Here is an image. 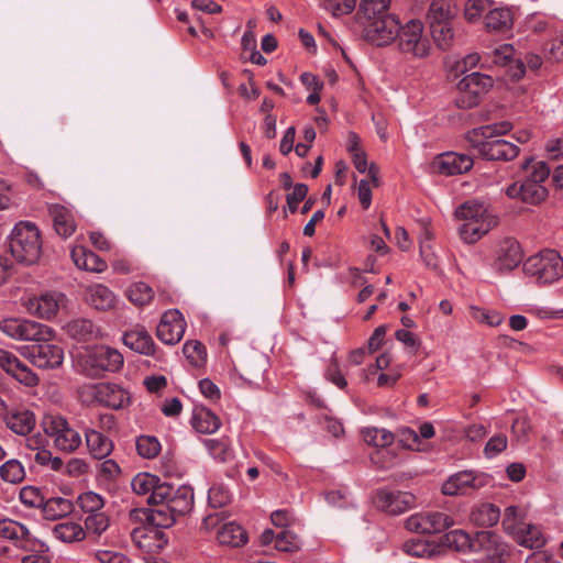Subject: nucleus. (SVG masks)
I'll return each mask as SVG.
<instances>
[{"label":"nucleus","mask_w":563,"mask_h":563,"mask_svg":"<svg viewBox=\"0 0 563 563\" xmlns=\"http://www.w3.org/2000/svg\"><path fill=\"white\" fill-rule=\"evenodd\" d=\"M172 487L156 475L143 472V539H155L153 548L162 549L167 539L162 529L172 527L177 516L189 514L194 507V490L191 487L179 486L172 494ZM152 549L150 543L143 548Z\"/></svg>","instance_id":"f257e3e1"},{"label":"nucleus","mask_w":563,"mask_h":563,"mask_svg":"<svg viewBox=\"0 0 563 563\" xmlns=\"http://www.w3.org/2000/svg\"><path fill=\"white\" fill-rule=\"evenodd\" d=\"M511 130L507 121L483 125L472 129L465 134L468 146L487 161H511L519 154V147L497 135L506 134Z\"/></svg>","instance_id":"f03ea898"},{"label":"nucleus","mask_w":563,"mask_h":563,"mask_svg":"<svg viewBox=\"0 0 563 563\" xmlns=\"http://www.w3.org/2000/svg\"><path fill=\"white\" fill-rule=\"evenodd\" d=\"M9 249L18 262L34 264L42 251L41 235L36 225L29 221L16 223L9 236Z\"/></svg>","instance_id":"7ed1b4c3"},{"label":"nucleus","mask_w":563,"mask_h":563,"mask_svg":"<svg viewBox=\"0 0 563 563\" xmlns=\"http://www.w3.org/2000/svg\"><path fill=\"white\" fill-rule=\"evenodd\" d=\"M78 364L86 376L99 378L108 372L119 371L123 365V356L113 347L100 345L87 350L79 357Z\"/></svg>","instance_id":"20e7f679"},{"label":"nucleus","mask_w":563,"mask_h":563,"mask_svg":"<svg viewBox=\"0 0 563 563\" xmlns=\"http://www.w3.org/2000/svg\"><path fill=\"white\" fill-rule=\"evenodd\" d=\"M77 394L82 404L113 409L122 408L129 401V393L112 383L84 384L78 387Z\"/></svg>","instance_id":"39448f33"},{"label":"nucleus","mask_w":563,"mask_h":563,"mask_svg":"<svg viewBox=\"0 0 563 563\" xmlns=\"http://www.w3.org/2000/svg\"><path fill=\"white\" fill-rule=\"evenodd\" d=\"M55 331L52 329L49 338L44 340H32V344L19 349L21 355L29 360L34 366L42 369H55L63 365L64 350L54 343Z\"/></svg>","instance_id":"423d86ee"},{"label":"nucleus","mask_w":563,"mask_h":563,"mask_svg":"<svg viewBox=\"0 0 563 563\" xmlns=\"http://www.w3.org/2000/svg\"><path fill=\"white\" fill-rule=\"evenodd\" d=\"M523 271L539 284H551L563 276V260L554 250H544L526 260Z\"/></svg>","instance_id":"0eeeda50"},{"label":"nucleus","mask_w":563,"mask_h":563,"mask_svg":"<svg viewBox=\"0 0 563 563\" xmlns=\"http://www.w3.org/2000/svg\"><path fill=\"white\" fill-rule=\"evenodd\" d=\"M396 40L402 54L423 58L430 53V42L423 34V24L419 20H411L404 26H399Z\"/></svg>","instance_id":"6e6552de"},{"label":"nucleus","mask_w":563,"mask_h":563,"mask_svg":"<svg viewBox=\"0 0 563 563\" xmlns=\"http://www.w3.org/2000/svg\"><path fill=\"white\" fill-rule=\"evenodd\" d=\"M493 87V79L474 71L464 76L457 84L455 104L461 109H471L479 103L481 98Z\"/></svg>","instance_id":"1a4fd4ad"},{"label":"nucleus","mask_w":563,"mask_h":563,"mask_svg":"<svg viewBox=\"0 0 563 563\" xmlns=\"http://www.w3.org/2000/svg\"><path fill=\"white\" fill-rule=\"evenodd\" d=\"M43 428L59 451L70 453L81 444L79 432L73 429L62 416H47L43 421Z\"/></svg>","instance_id":"9d476101"},{"label":"nucleus","mask_w":563,"mask_h":563,"mask_svg":"<svg viewBox=\"0 0 563 563\" xmlns=\"http://www.w3.org/2000/svg\"><path fill=\"white\" fill-rule=\"evenodd\" d=\"M453 526L452 516L435 510L413 514L405 521L408 531L420 534L441 533Z\"/></svg>","instance_id":"9b49d317"},{"label":"nucleus","mask_w":563,"mask_h":563,"mask_svg":"<svg viewBox=\"0 0 563 563\" xmlns=\"http://www.w3.org/2000/svg\"><path fill=\"white\" fill-rule=\"evenodd\" d=\"M0 331L13 340L32 341L51 336L52 328L35 321L7 318L0 320Z\"/></svg>","instance_id":"f8f14e48"},{"label":"nucleus","mask_w":563,"mask_h":563,"mask_svg":"<svg viewBox=\"0 0 563 563\" xmlns=\"http://www.w3.org/2000/svg\"><path fill=\"white\" fill-rule=\"evenodd\" d=\"M375 507L389 515H400L417 505L412 493L400 490L378 489L373 495Z\"/></svg>","instance_id":"ddd939ff"},{"label":"nucleus","mask_w":563,"mask_h":563,"mask_svg":"<svg viewBox=\"0 0 563 563\" xmlns=\"http://www.w3.org/2000/svg\"><path fill=\"white\" fill-rule=\"evenodd\" d=\"M187 322L178 309L165 311L156 328L157 338L167 345H175L183 339Z\"/></svg>","instance_id":"4468645a"},{"label":"nucleus","mask_w":563,"mask_h":563,"mask_svg":"<svg viewBox=\"0 0 563 563\" xmlns=\"http://www.w3.org/2000/svg\"><path fill=\"white\" fill-rule=\"evenodd\" d=\"M361 31L363 37L372 44L377 46L388 45L396 40V34L399 31V20L395 14L385 15V19L368 23Z\"/></svg>","instance_id":"2eb2a0df"},{"label":"nucleus","mask_w":563,"mask_h":563,"mask_svg":"<svg viewBox=\"0 0 563 563\" xmlns=\"http://www.w3.org/2000/svg\"><path fill=\"white\" fill-rule=\"evenodd\" d=\"M473 552H485L490 563H501L508 555L507 545L499 540V537L493 531H478L473 536Z\"/></svg>","instance_id":"dca6fc26"},{"label":"nucleus","mask_w":563,"mask_h":563,"mask_svg":"<svg viewBox=\"0 0 563 563\" xmlns=\"http://www.w3.org/2000/svg\"><path fill=\"white\" fill-rule=\"evenodd\" d=\"M66 297L64 294L58 291H47L37 297L30 298L25 302V307L30 313L42 318L52 319L58 310L65 306Z\"/></svg>","instance_id":"f3484780"},{"label":"nucleus","mask_w":563,"mask_h":563,"mask_svg":"<svg viewBox=\"0 0 563 563\" xmlns=\"http://www.w3.org/2000/svg\"><path fill=\"white\" fill-rule=\"evenodd\" d=\"M0 368L19 383L33 387L40 382L37 375L12 352L0 349Z\"/></svg>","instance_id":"a211bd4d"},{"label":"nucleus","mask_w":563,"mask_h":563,"mask_svg":"<svg viewBox=\"0 0 563 563\" xmlns=\"http://www.w3.org/2000/svg\"><path fill=\"white\" fill-rule=\"evenodd\" d=\"M486 484V478L472 471L453 474L442 484V494L446 496L465 495L468 490L479 489Z\"/></svg>","instance_id":"6ab92c4d"},{"label":"nucleus","mask_w":563,"mask_h":563,"mask_svg":"<svg viewBox=\"0 0 563 563\" xmlns=\"http://www.w3.org/2000/svg\"><path fill=\"white\" fill-rule=\"evenodd\" d=\"M473 164L474 161L470 155L446 152L433 158L431 168L434 173L451 176L468 172Z\"/></svg>","instance_id":"aec40b11"},{"label":"nucleus","mask_w":563,"mask_h":563,"mask_svg":"<svg viewBox=\"0 0 563 563\" xmlns=\"http://www.w3.org/2000/svg\"><path fill=\"white\" fill-rule=\"evenodd\" d=\"M0 538L11 541L14 545L24 550L35 547V543H38L41 549L45 547L43 542L32 538L26 526L12 519L0 520Z\"/></svg>","instance_id":"412c9836"},{"label":"nucleus","mask_w":563,"mask_h":563,"mask_svg":"<svg viewBox=\"0 0 563 563\" xmlns=\"http://www.w3.org/2000/svg\"><path fill=\"white\" fill-rule=\"evenodd\" d=\"M506 195L511 199H520L530 205L542 202L547 196V188L536 180L525 179L522 183H514L506 189Z\"/></svg>","instance_id":"4be33fe9"},{"label":"nucleus","mask_w":563,"mask_h":563,"mask_svg":"<svg viewBox=\"0 0 563 563\" xmlns=\"http://www.w3.org/2000/svg\"><path fill=\"white\" fill-rule=\"evenodd\" d=\"M522 257L520 244L514 239H505L498 245L494 265L498 272H510L521 263Z\"/></svg>","instance_id":"5701e85b"},{"label":"nucleus","mask_w":563,"mask_h":563,"mask_svg":"<svg viewBox=\"0 0 563 563\" xmlns=\"http://www.w3.org/2000/svg\"><path fill=\"white\" fill-rule=\"evenodd\" d=\"M390 0H362L356 12V23L361 29L385 19V15H393L389 11Z\"/></svg>","instance_id":"b1692460"},{"label":"nucleus","mask_w":563,"mask_h":563,"mask_svg":"<svg viewBox=\"0 0 563 563\" xmlns=\"http://www.w3.org/2000/svg\"><path fill=\"white\" fill-rule=\"evenodd\" d=\"M49 217L53 220V225L56 233L67 239L76 230V220L73 211L66 206L54 203L48 207Z\"/></svg>","instance_id":"393cba45"},{"label":"nucleus","mask_w":563,"mask_h":563,"mask_svg":"<svg viewBox=\"0 0 563 563\" xmlns=\"http://www.w3.org/2000/svg\"><path fill=\"white\" fill-rule=\"evenodd\" d=\"M5 426L18 435H27L35 427L36 419L32 411L18 409L4 416Z\"/></svg>","instance_id":"a878e982"},{"label":"nucleus","mask_w":563,"mask_h":563,"mask_svg":"<svg viewBox=\"0 0 563 563\" xmlns=\"http://www.w3.org/2000/svg\"><path fill=\"white\" fill-rule=\"evenodd\" d=\"M71 258L79 269L93 273H102L107 269L106 261L82 245L71 249Z\"/></svg>","instance_id":"bb28decb"},{"label":"nucleus","mask_w":563,"mask_h":563,"mask_svg":"<svg viewBox=\"0 0 563 563\" xmlns=\"http://www.w3.org/2000/svg\"><path fill=\"white\" fill-rule=\"evenodd\" d=\"M115 295L102 284H93L85 289V300L97 310H109L115 305Z\"/></svg>","instance_id":"cd10ccee"},{"label":"nucleus","mask_w":563,"mask_h":563,"mask_svg":"<svg viewBox=\"0 0 563 563\" xmlns=\"http://www.w3.org/2000/svg\"><path fill=\"white\" fill-rule=\"evenodd\" d=\"M498 219H481L479 222H463L459 227V235L465 243H475L497 227Z\"/></svg>","instance_id":"c85d7f7f"},{"label":"nucleus","mask_w":563,"mask_h":563,"mask_svg":"<svg viewBox=\"0 0 563 563\" xmlns=\"http://www.w3.org/2000/svg\"><path fill=\"white\" fill-rule=\"evenodd\" d=\"M455 217L463 222H479L481 219H498L478 201H466L455 210Z\"/></svg>","instance_id":"c756f323"},{"label":"nucleus","mask_w":563,"mask_h":563,"mask_svg":"<svg viewBox=\"0 0 563 563\" xmlns=\"http://www.w3.org/2000/svg\"><path fill=\"white\" fill-rule=\"evenodd\" d=\"M85 438L90 453L96 459H104L111 453L113 448L112 442L101 432L92 428H85Z\"/></svg>","instance_id":"7c9ffc66"},{"label":"nucleus","mask_w":563,"mask_h":563,"mask_svg":"<svg viewBox=\"0 0 563 563\" xmlns=\"http://www.w3.org/2000/svg\"><path fill=\"white\" fill-rule=\"evenodd\" d=\"M41 509L45 519L54 521L70 515L74 504L64 497H52L44 500Z\"/></svg>","instance_id":"2f4dec72"},{"label":"nucleus","mask_w":563,"mask_h":563,"mask_svg":"<svg viewBox=\"0 0 563 563\" xmlns=\"http://www.w3.org/2000/svg\"><path fill=\"white\" fill-rule=\"evenodd\" d=\"M470 519L476 526L493 527L500 519V510L494 504L483 503L473 507Z\"/></svg>","instance_id":"473e14b6"},{"label":"nucleus","mask_w":563,"mask_h":563,"mask_svg":"<svg viewBox=\"0 0 563 563\" xmlns=\"http://www.w3.org/2000/svg\"><path fill=\"white\" fill-rule=\"evenodd\" d=\"M52 532L57 540L65 543L79 542L86 538L84 527L70 520L55 525Z\"/></svg>","instance_id":"72a5a7b5"},{"label":"nucleus","mask_w":563,"mask_h":563,"mask_svg":"<svg viewBox=\"0 0 563 563\" xmlns=\"http://www.w3.org/2000/svg\"><path fill=\"white\" fill-rule=\"evenodd\" d=\"M512 538L518 544L531 550H539L545 543V539L539 527L530 523L522 526Z\"/></svg>","instance_id":"f704fd0d"},{"label":"nucleus","mask_w":563,"mask_h":563,"mask_svg":"<svg viewBox=\"0 0 563 563\" xmlns=\"http://www.w3.org/2000/svg\"><path fill=\"white\" fill-rule=\"evenodd\" d=\"M218 541L230 547H241L247 542L246 531L235 522H229L218 531Z\"/></svg>","instance_id":"c9c22d12"},{"label":"nucleus","mask_w":563,"mask_h":563,"mask_svg":"<svg viewBox=\"0 0 563 563\" xmlns=\"http://www.w3.org/2000/svg\"><path fill=\"white\" fill-rule=\"evenodd\" d=\"M66 333L78 340L88 341L97 338L98 329L95 327L91 320L85 318H78L69 321L65 325Z\"/></svg>","instance_id":"e433bc0d"},{"label":"nucleus","mask_w":563,"mask_h":563,"mask_svg":"<svg viewBox=\"0 0 563 563\" xmlns=\"http://www.w3.org/2000/svg\"><path fill=\"white\" fill-rule=\"evenodd\" d=\"M512 22V14L510 10L506 8L493 9L485 16V25L488 31H507L511 29Z\"/></svg>","instance_id":"4c0bfd02"},{"label":"nucleus","mask_w":563,"mask_h":563,"mask_svg":"<svg viewBox=\"0 0 563 563\" xmlns=\"http://www.w3.org/2000/svg\"><path fill=\"white\" fill-rule=\"evenodd\" d=\"M192 427L200 433H213L220 428V419L209 409L200 408L194 412Z\"/></svg>","instance_id":"58836bf2"},{"label":"nucleus","mask_w":563,"mask_h":563,"mask_svg":"<svg viewBox=\"0 0 563 563\" xmlns=\"http://www.w3.org/2000/svg\"><path fill=\"white\" fill-rule=\"evenodd\" d=\"M455 14L453 0H433L430 4L428 18L430 24L451 22Z\"/></svg>","instance_id":"ea45409f"},{"label":"nucleus","mask_w":563,"mask_h":563,"mask_svg":"<svg viewBox=\"0 0 563 563\" xmlns=\"http://www.w3.org/2000/svg\"><path fill=\"white\" fill-rule=\"evenodd\" d=\"M110 527V518L103 512L90 514L85 519L86 537L97 539L101 537Z\"/></svg>","instance_id":"a19ab883"},{"label":"nucleus","mask_w":563,"mask_h":563,"mask_svg":"<svg viewBox=\"0 0 563 563\" xmlns=\"http://www.w3.org/2000/svg\"><path fill=\"white\" fill-rule=\"evenodd\" d=\"M364 441L376 448H387L395 441L394 433L376 427H367L362 430Z\"/></svg>","instance_id":"79ce46f5"},{"label":"nucleus","mask_w":563,"mask_h":563,"mask_svg":"<svg viewBox=\"0 0 563 563\" xmlns=\"http://www.w3.org/2000/svg\"><path fill=\"white\" fill-rule=\"evenodd\" d=\"M203 443L213 459L220 462H228L233 457V451L227 438L207 439Z\"/></svg>","instance_id":"37998d69"},{"label":"nucleus","mask_w":563,"mask_h":563,"mask_svg":"<svg viewBox=\"0 0 563 563\" xmlns=\"http://www.w3.org/2000/svg\"><path fill=\"white\" fill-rule=\"evenodd\" d=\"M0 477L10 484L21 483L25 477L24 466L19 460H8L0 466Z\"/></svg>","instance_id":"c03bdc74"},{"label":"nucleus","mask_w":563,"mask_h":563,"mask_svg":"<svg viewBox=\"0 0 563 563\" xmlns=\"http://www.w3.org/2000/svg\"><path fill=\"white\" fill-rule=\"evenodd\" d=\"M183 353L195 367H200L206 363L207 350L205 345L197 340L187 341L183 346Z\"/></svg>","instance_id":"a18cd8bd"},{"label":"nucleus","mask_w":563,"mask_h":563,"mask_svg":"<svg viewBox=\"0 0 563 563\" xmlns=\"http://www.w3.org/2000/svg\"><path fill=\"white\" fill-rule=\"evenodd\" d=\"M432 37L437 46L442 49H449L453 44V31L451 22L430 24Z\"/></svg>","instance_id":"49530a36"},{"label":"nucleus","mask_w":563,"mask_h":563,"mask_svg":"<svg viewBox=\"0 0 563 563\" xmlns=\"http://www.w3.org/2000/svg\"><path fill=\"white\" fill-rule=\"evenodd\" d=\"M501 525L504 530L514 537L522 526H527L528 523L522 521L518 507L509 506L505 509Z\"/></svg>","instance_id":"de8ad7c7"},{"label":"nucleus","mask_w":563,"mask_h":563,"mask_svg":"<svg viewBox=\"0 0 563 563\" xmlns=\"http://www.w3.org/2000/svg\"><path fill=\"white\" fill-rule=\"evenodd\" d=\"M78 504L80 509L88 515L102 511L104 499L97 493L86 492L79 495Z\"/></svg>","instance_id":"09e8293b"},{"label":"nucleus","mask_w":563,"mask_h":563,"mask_svg":"<svg viewBox=\"0 0 563 563\" xmlns=\"http://www.w3.org/2000/svg\"><path fill=\"white\" fill-rule=\"evenodd\" d=\"M300 539L289 530H284L276 536L275 548L283 552H296L300 549Z\"/></svg>","instance_id":"8fccbe9b"},{"label":"nucleus","mask_w":563,"mask_h":563,"mask_svg":"<svg viewBox=\"0 0 563 563\" xmlns=\"http://www.w3.org/2000/svg\"><path fill=\"white\" fill-rule=\"evenodd\" d=\"M446 543L457 551H472L473 537L463 530H453L445 534Z\"/></svg>","instance_id":"3c124183"},{"label":"nucleus","mask_w":563,"mask_h":563,"mask_svg":"<svg viewBox=\"0 0 563 563\" xmlns=\"http://www.w3.org/2000/svg\"><path fill=\"white\" fill-rule=\"evenodd\" d=\"M20 500L29 508H42L45 498L40 488L35 486H24L20 490Z\"/></svg>","instance_id":"603ef678"},{"label":"nucleus","mask_w":563,"mask_h":563,"mask_svg":"<svg viewBox=\"0 0 563 563\" xmlns=\"http://www.w3.org/2000/svg\"><path fill=\"white\" fill-rule=\"evenodd\" d=\"M530 167L531 172L527 179L536 180L542 185L550 175L549 166L544 162H534L532 158H529L522 164V169H529Z\"/></svg>","instance_id":"864d4df0"},{"label":"nucleus","mask_w":563,"mask_h":563,"mask_svg":"<svg viewBox=\"0 0 563 563\" xmlns=\"http://www.w3.org/2000/svg\"><path fill=\"white\" fill-rule=\"evenodd\" d=\"M471 311H472V317L475 320L486 323L490 327H497L504 320L503 316L496 311H490V310H486V309H482V308H477V307H472Z\"/></svg>","instance_id":"5fc2aeb1"},{"label":"nucleus","mask_w":563,"mask_h":563,"mask_svg":"<svg viewBox=\"0 0 563 563\" xmlns=\"http://www.w3.org/2000/svg\"><path fill=\"white\" fill-rule=\"evenodd\" d=\"M507 443L508 441L505 434L494 435L487 441L484 448V454L486 457L492 459L506 450Z\"/></svg>","instance_id":"6e6d98bb"},{"label":"nucleus","mask_w":563,"mask_h":563,"mask_svg":"<svg viewBox=\"0 0 563 563\" xmlns=\"http://www.w3.org/2000/svg\"><path fill=\"white\" fill-rule=\"evenodd\" d=\"M308 192V187L305 184H296L291 194L286 197L289 211L295 213L298 208V203L302 201Z\"/></svg>","instance_id":"4d7b16f0"},{"label":"nucleus","mask_w":563,"mask_h":563,"mask_svg":"<svg viewBox=\"0 0 563 563\" xmlns=\"http://www.w3.org/2000/svg\"><path fill=\"white\" fill-rule=\"evenodd\" d=\"M485 9L486 0H467L464 16L468 22H475L479 19Z\"/></svg>","instance_id":"13d9d810"},{"label":"nucleus","mask_w":563,"mask_h":563,"mask_svg":"<svg viewBox=\"0 0 563 563\" xmlns=\"http://www.w3.org/2000/svg\"><path fill=\"white\" fill-rule=\"evenodd\" d=\"M143 385L151 394H162L167 388V378L164 375H152L143 379Z\"/></svg>","instance_id":"bf43d9fd"},{"label":"nucleus","mask_w":563,"mask_h":563,"mask_svg":"<svg viewBox=\"0 0 563 563\" xmlns=\"http://www.w3.org/2000/svg\"><path fill=\"white\" fill-rule=\"evenodd\" d=\"M324 376L329 382H331L332 384H334L336 387H339L341 389L345 388L347 385L346 379L344 378V376L342 375V373L339 368L338 362L333 358L331 360V363L328 366V368L324 373Z\"/></svg>","instance_id":"052dcab7"},{"label":"nucleus","mask_w":563,"mask_h":563,"mask_svg":"<svg viewBox=\"0 0 563 563\" xmlns=\"http://www.w3.org/2000/svg\"><path fill=\"white\" fill-rule=\"evenodd\" d=\"M162 451L158 439L154 435H143V459H154Z\"/></svg>","instance_id":"680f3d73"},{"label":"nucleus","mask_w":563,"mask_h":563,"mask_svg":"<svg viewBox=\"0 0 563 563\" xmlns=\"http://www.w3.org/2000/svg\"><path fill=\"white\" fill-rule=\"evenodd\" d=\"M208 498L213 507H222L230 501V494L221 486H213L209 489Z\"/></svg>","instance_id":"e2e57ef3"},{"label":"nucleus","mask_w":563,"mask_h":563,"mask_svg":"<svg viewBox=\"0 0 563 563\" xmlns=\"http://www.w3.org/2000/svg\"><path fill=\"white\" fill-rule=\"evenodd\" d=\"M96 559L100 563H129L128 558L123 553L108 550L98 551Z\"/></svg>","instance_id":"0e129e2a"},{"label":"nucleus","mask_w":563,"mask_h":563,"mask_svg":"<svg viewBox=\"0 0 563 563\" xmlns=\"http://www.w3.org/2000/svg\"><path fill=\"white\" fill-rule=\"evenodd\" d=\"M400 442L402 443L404 446H406L408 449L419 450V444H420L419 434L417 431H415L410 428H405L401 430Z\"/></svg>","instance_id":"69168bd1"},{"label":"nucleus","mask_w":563,"mask_h":563,"mask_svg":"<svg viewBox=\"0 0 563 563\" xmlns=\"http://www.w3.org/2000/svg\"><path fill=\"white\" fill-rule=\"evenodd\" d=\"M271 520L276 527H287L295 521V517L287 509H278L272 512Z\"/></svg>","instance_id":"338daca9"},{"label":"nucleus","mask_w":563,"mask_h":563,"mask_svg":"<svg viewBox=\"0 0 563 563\" xmlns=\"http://www.w3.org/2000/svg\"><path fill=\"white\" fill-rule=\"evenodd\" d=\"M88 465L81 459H71L65 465V473L73 477H78L87 473Z\"/></svg>","instance_id":"774afa93"}]
</instances>
